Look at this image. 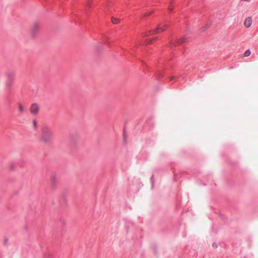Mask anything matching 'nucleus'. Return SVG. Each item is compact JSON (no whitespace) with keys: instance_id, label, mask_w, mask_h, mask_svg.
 <instances>
[{"instance_id":"423d86ee","label":"nucleus","mask_w":258,"mask_h":258,"mask_svg":"<svg viewBox=\"0 0 258 258\" xmlns=\"http://www.w3.org/2000/svg\"><path fill=\"white\" fill-rule=\"evenodd\" d=\"M18 110L20 114H22L24 111V108L21 104L18 105Z\"/></svg>"},{"instance_id":"1a4fd4ad","label":"nucleus","mask_w":258,"mask_h":258,"mask_svg":"<svg viewBox=\"0 0 258 258\" xmlns=\"http://www.w3.org/2000/svg\"><path fill=\"white\" fill-rule=\"evenodd\" d=\"M250 54H251L250 50L249 49H248L246 51H245V52L244 53L243 56L247 57V56H249Z\"/></svg>"},{"instance_id":"39448f33","label":"nucleus","mask_w":258,"mask_h":258,"mask_svg":"<svg viewBox=\"0 0 258 258\" xmlns=\"http://www.w3.org/2000/svg\"><path fill=\"white\" fill-rule=\"evenodd\" d=\"M39 107L37 104H33L30 108V111L32 114H36L38 112Z\"/></svg>"},{"instance_id":"7ed1b4c3","label":"nucleus","mask_w":258,"mask_h":258,"mask_svg":"<svg viewBox=\"0 0 258 258\" xmlns=\"http://www.w3.org/2000/svg\"><path fill=\"white\" fill-rule=\"evenodd\" d=\"M40 24L38 22L34 23L31 26L30 34L32 37H34L35 35L40 30Z\"/></svg>"},{"instance_id":"9b49d317","label":"nucleus","mask_w":258,"mask_h":258,"mask_svg":"<svg viewBox=\"0 0 258 258\" xmlns=\"http://www.w3.org/2000/svg\"><path fill=\"white\" fill-rule=\"evenodd\" d=\"M152 14V12H150L148 13H145V14H144L143 17H147V16H150Z\"/></svg>"},{"instance_id":"20e7f679","label":"nucleus","mask_w":258,"mask_h":258,"mask_svg":"<svg viewBox=\"0 0 258 258\" xmlns=\"http://www.w3.org/2000/svg\"><path fill=\"white\" fill-rule=\"evenodd\" d=\"M253 20L251 17H247L244 21L243 25L247 28H250L251 26Z\"/></svg>"},{"instance_id":"f8f14e48","label":"nucleus","mask_w":258,"mask_h":258,"mask_svg":"<svg viewBox=\"0 0 258 258\" xmlns=\"http://www.w3.org/2000/svg\"><path fill=\"white\" fill-rule=\"evenodd\" d=\"M209 27H210L209 25H206V26H205L203 28V31H204L206 29H207V28H209Z\"/></svg>"},{"instance_id":"9d476101","label":"nucleus","mask_w":258,"mask_h":258,"mask_svg":"<svg viewBox=\"0 0 258 258\" xmlns=\"http://www.w3.org/2000/svg\"><path fill=\"white\" fill-rule=\"evenodd\" d=\"M33 127L36 130L37 127V122L36 119H33L32 121Z\"/></svg>"},{"instance_id":"f03ea898","label":"nucleus","mask_w":258,"mask_h":258,"mask_svg":"<svg viewBox=\"0 0 258 258\" xmlns=\"http://www.w3.org/2000/svg\"><path fill=\"white\" fill-rule=\"evenodd\" d=\"M168 27L167 25L159 24L157 28L152 30H149L145 32L142 33V37H147L151 35H154L157 33H159L164 31L166 28Z\"/></svg>"},{"instance_id":"0eeeda50","label":"nucleus","mask_w":258,"mask_h":258,"mask_svg":"<svg viewBox=\"0 0 258 258\" xmlns=\"http://www.w3.org/2000/svg\"><path fill=\"white\" fill-rule=\"evenodd\" d=\"M111 21H112V23H113L114 24H117L119 23L120 19H119L118 18H112Z\"/></svg>"},{"instance_id":"ddd939ff","label":"nucleus","mask_w":258,"mask_h":258,"mask_svg":"<svg viewBox=\"0 0 258 258\" xmlns=\"http://www.w3.org/2000/svg\"><path fill=\"white\" fill-rule=\"evenodd\" d=\"M241 1H243V2H250L251 0H241Z\"/></svg>"},{"instance_id":"4468645a","label":"nucleus","mask_w":258,"mask_h":258,"mask_svg":"<svg viewBox=\"0 0 258 258\" xmlns=\"http://www.w3.org/2000/svg\"><path fill=\"white\" fill-rule=\"evenodd\" d=\"M151 41H152V40H151V39H150V40H149V42H147V43H149L151 42Z\"/></svg>"},{"instance_id":"6e6552de","label":"nucleus","mask_w":258,"mask_h":258,"mask_svg":"<svg viewBox=\"0 0 258 258\" xmlns=\"http://www.w3.org/2000/svg\"><path fill=\"white\" fill-rule=\"evenodd\" d=\"M186 41V38H182L178 39L176 43L177 44H180V43H182L185 42Z\"/></svg>"},{"instance_id":"f257e3e1","label":"nucleus","mask_w":258,"mask_h":258,"mask_svg":"<svg viewBox=\"0 0 258 258\" xmlns=\"http://www.w3.org/2000/svg\"><path fill=\"white\" fill-rule=\"evenodd\" d=\"M52 140V131L48 126H44L41 130L39 142L44 145L51 143Z\"/></svg>"}]
</instances>
